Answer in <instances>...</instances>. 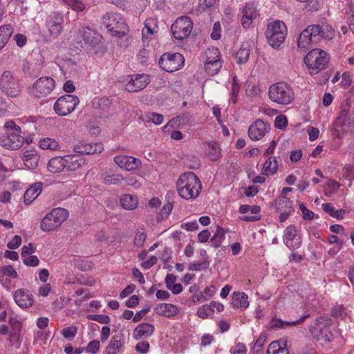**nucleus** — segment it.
Listing matches in <instances>:
<instances>
[{
  "label": "nucleus",
  "mask_w": 354,
  "mask_h": 354,
  "mask_svg": "<svg viewBox=\"0 0 354 354\" xmlns=\"http://www.w3.org/2000/svg\"><path fill=\"white\" fill-rule=\"evenodd\" d=\"M225 232L223 228L216 226V230L213 236L211 239V241L215 248H218L221 245V243L225 240Z\"/></svg>",
  "instance_id": "c03bdc74"
},
{
  "label": "nucleus",
  "mask_w": 354,
  "mask_h": 354,
  "mask_svg": "<svg viewBox=\"0 0 354 354\" xmlns=\"http://www.w3.org/2000/svg\"><path fill=\"white\" fill-rule=\"evenodd\" d=\"M3 133H0V145L8 149L15 150L23 146L24 138L21 136V128L10 120L3 126Z\"/></svg>",
  "instance_id": "7ed1b4c3"
},
{
  "label": "nucleus",
  "mask_w": 354,
  "mask_h": 354,
  "mask_svg": "<svg viewBox=\"0 0 354 354\" xmlns=\"http://www.w3.org/2000/svg\"><path fill=\"white\" fill-rule=\"evenodd\" d=\"M155 328L153 324L142 323L139 324L133 332V337L138 340L142 337H149L154 332Z\"/></svg>",
  "instance_id": "c85d7f7f"
},
{
  "label": "nucleus",
  "mask_w": 354,
  "mask_h": 354,
  "mask_svg": "<svg viewBox=\"0 0 354 354\" xmlns=\"http://www.w3.org/2000/svg\"><path fill=\"white\" fill-rule=\"evenodd\" d=\"M65 164L66 171L80 173L86 165V160L80 154H69L66 156Z\"/></svg>",
  "instance_id": "bb28decb"
},
{
  "label": "nucleus",
  "mask_w": 354,
  "mask_h": 354,
  "mask_svg": "<svg viewBox=\"0 0 354 354\" xmlns=\"http://www.w3.org/2000/svg\"><path fill=\"white\" fill-rule=\"evenodd\" d=\"M205 70L209 75L217 74L223 66L221 55L216 47L208 48L204 53Z\"/></svg>",
  "instance_id": "9d476101"
},
{
  "label": "nucleus",
  "mask_w": 354,
  "mask_h": 354,
  "mask_svg": "<svg viewBox=\"0 0 354 354\" xmlns=\"http://www.w3.org/2000/svg\"><path fill=\"white\" fill-rule=\"evenodd\" d=\"M79 103V98L76 95H64L55 101L53 109L58 115L66 116L74 111Z\"/></svg>",
  "instance_id": "9b49d317"
},
{
  "label": "nucleus",
  "mask_w": 354,
  "mask_h": 354,
  "mask_svg": "<svg viewBox=\"0 0 354 354\" xmlns=\"http://www.w3.org/2000/svg\"><path fill=\"white\" fill-rule=\"evenodd\" d=\"M261 208L258 205L250 206V212L252 215L243 216L241 219L246 222H255L261 219Z\"/></svg>",
  "instance_id": "37998d69"
},
{
  "label": "nucleus",
  "mask_w": 354,
  "mask_h": 354,
  "mask_svg": "<svg viewBox=\"0 0 354 354\" xmlns=\"http://www.w3.org/2000/svg\"><path fill=\"white\" fill-rule=\"evenodd\" d=\"M150 22L151 20H147L145 24V27L142 28V35L144 41L151 39L154 33V30L149 26Z\"/></svg>",
  "instance_id": "6e6d98bb"
},
{
  "label": "nucleus",
  "mask_w": 354,
  "mask_h": 354,
  "mask_svg": "<svg viewBox=\"0 0 354 354\" xmlns=\"http://www.w3.org/2000/svg\"><path fill=\"white\" fill-rule=\"evenodd\" d=\"M308 317H309V314L304 315L299 319L292 322H283L281 319H273L271 322V327L283 328L287 326H296L302 323Z\"/></svg>",
  "instance_id": "ea45409f"
},
{
  "label": "nucleus",
  "mask_w": 354,
  "mask_h": 354,
  "mask_svg": "<svg viewBox=\"0 0 354 354\" xmlns=\"http://www.w3.org/2000/svg\"><path fill=\"white\" fill-rule=\"evenodd\" d=\"M8 323L11 328H21L23 320L18 315L14 313L12 310L10 312Z\"/></svg>",
  "instance_id": "de8ad7c7"
},
{
  "label": "nucleus",
  "mask_w": 354,
  "mask_h": 354,
  "mask_svg": "<svg viewBox=\"0 0 354 354\" xmlns=\"http://www.w3.org/2000/svg\"><path fill=\"white\" fill-rule=\"evenodd\" d=\"M124 342L120 335H114L111 337L106 347L107 354H122L123 352Z\"/></svg>",
  "instance_id": "2f4dec72"
},
{
  "label": "nucleus",
  "mask_w": 354,
  "mask_h": 354,
  "mask_svg": "<svg viewBox=\"0 0 354 354\" xmlns=\"http://www.w3.org/2000/svg\"><path fill=\"white\" fill-rule=\"evenodd\" d=\"M42 183H36L30 186L24 194V203L27 205L32 203L41 194Z\"/></svg>",
  "instance_id": "c756f323"
},
{
  "label": "nucleus",
  "mask_w": 354,
  "mask_h": 354,
  "mask_svg": "<svg viewBox=\"0 0 354 354\" xmlns=\"http://www.w3.org/2000/svg\"><path fill=\"white\" fill-rule=\"evenodd\" d=\"M193 28L192 19L186 16L178 17L171 25V30L176 39L183 40L187 38Z\"/></svg>",
  "instance_id": "4468645a"
},
{
  "label": "nucleus",
  "mask_w": 354,
  "mask_h": 354,
  "mask_svg": "<svg viewBox=\"0 0 354 354\" xmlns=\"http://www.w3.org/2000/svg\"><path fill=\"white\" fill-rule=\"evenodd\" d=\"M332 313L333 315L336 317L342 318L347 315L345 308L342 305H337L334 306Z\"/></svg>",
  "instance_id": "338daca9"
},
{
  "label": "nucleus",
  "mask_w": 354,
  "mask_h": 354,
  "mask_svg": "<svg viewBox=\"0 0 354 354\" xmlns=\"http://www.w3.org/2000/svg\"><path fill=\"white\" fill-rule=\"evenodd\" d=\"M276 208L280 213L279 221L281 223L286 221L294 212L292 202L285 196H282L277 201Z\"/></svg>",
  "instance_id": "a878e982"
},
{
  "label": "nucleus",
  "mask_w": 354,
  "mask_h": 354,
  "mask_svg": "<svg viewBox=\"0 0 354 354\" xmlns=\"http://www.w3.org/2000/svg\"><path fill=\"white\" fill-rule=\"evenodd\" d=\"M80 36L86 48L90 50L94 49L100 42L102 37L95 30L88 27H83L80 31Z\"/></svg>",
  "instance_id": "aec40b11"
},
{
  "label": "nucleus",
  "mask_w": 354,
  "mask_h": 354,
  "mask_svg": "<svg viewBox=\"0 0 354 354\" xmlns=\"http://www.w3.org/2000/svg\"><path fill=\"white\" fill-rule=\"evenodd\" d=\"M89 320L96 321L100 324H108L110 322V317L106 315H88Z\"/></svg>",
  "instance_id": "052dcab7"
},
{
  "label": "nucleus",
  "mask_w": 354,
  "mask_h": 354,
  "mask_svg": "<svg viewBox=\"0 0 354 354\" xmlns=\"http://www.w3.org/2000/svg\"><path fill=\"white\" fill-rule=\"evenodd\" d=\"M214 310H212L210 304L209 305H203L200 306L197 310V315L202 319H206L213 315Z\"/></svg>",
  "instance_id": "3c124183"
},
{
  "label": "nucleus",
  "mask_w": 354,
  "mask_h": 354,
  "mask_svg": "<svg viewBox=\"0 0 354 354\" xmlns=\"http://www.w3.org/2000/svg\"><path fill=\"white\" fill-rule=\"evenodd\" d=\"M286 342L284 339L271 342L268 347L266 354H289Z\"/></svg>",
  "instance_id": "7c9ffc66"
},
{
  "label": "nucleus",
  "mask_w": 354,
  "mask_h": 354,
  "mask_svg": "<svg viewBox=\"0 0 354 354\" xmlns=\"http://www.w3.org/2000/svg\"><path fill=\"white\" fill-rule=\"evenodd\" d=\"M265 35L268 44L272 48H278L283 43L286 37V26L280 20L271 21L267 25Z\"/></svg>",
  "instance_id": "423d86ee"
},
{
  "label": "nucleus",
  "mask_w": 354,
  "mask_h": 354,
  "mask_svg": "<svg viewBox=\"0 0 354 354\" xmlns=\"http://www.w3.org/2000/svg\"><path fill=\"white\" fill-rule=\"evenodd\" d=\"M64 19L62 15L54 12L46 21V26L49 35L53 38H57L63 30Z\"/></svg>",
  "instance_id": "a211bd4d"
},
{
  "label": "nucleus",
  "mask_w": 354,
  "mask_h": 354,
  "mask_svg": "<svg viewBox=\"0 0 354 354\" xmlns=\"http://www.w3.org/2000/svg\"><path fill=\"white\" fill-rule=\"evenodd\" d=\"M239 92V84L237 82L236 77L233 78V82L231 87L230 102L235 104L236 102V97Z\"/></svg>",
  "instance_id": "4d7b16f0"
},
{
  "label": "nucleus",
  "mask_w": 354,
  "mask_h": 354,
  "mask_svg": "<svg viewBox=\"0 0 354 354\" xmlns=\"http://www.w3.org/2000/svg\"><path fill=\"white\" fill-rule=\"evenodd\" d=\"M114 162L120 168L127 171L136 169L141 165L140 159L131 156L118 155L114 158Z\"/></svg>",
  "instance_id": "b1692460"
},
{
  "label": "nucleus",
  "mask_w": 354,
  "mask_h": 354,
  "mask_svg": "<svg viewBox=\"0 0 354 354\" xmlns=\"http://www.w3.org/2000/svg\"><path fill=\"white\" fill-rule=\"evenodd\" d=\"M33 344L39 346H42L46 344L48 339V334L44 331L39 330L34 331Z\"/></svg>",
  "instance_id": "8fccbe9b"
},
{
  "label": "nucleus",
  "mask_w": 354,
  "mask_h": 354,
  "mask_svg": "<svg viewBox=\"0 0 354 354\" xmlns=\"http://www.w3.org/2000/svg\"><path fill=\"white\" fill-rule=\"evenodd\" d=\"M208 156L212 160H216L221 156L220 149L216 143H209L208 145Z\"/></svg>",
  "instance_id": "864d4df0"
},
{
  "label": "nucleus",
  "mask_w": 354,
  "mask_h": 354,
  "mask_svg": "<svg viewBox=\"0 0 354 354\" xmlns=\"http://www.w3.org/2000/svg\"><path fill=\"white\" fill-rule=\"evenodd\" d=\"M334 35L333 28L326 24L309 25L299 34L297 38V47L306 50L312 44H316L321 38L331 39Z\"/></svg>",
  "instance_id": "f257e3e1"
},
{
  "label": "nucleus",
  "mask_w": 354,
  "mask_h": 354,
  "mask_svg": "<svg viewBox=\"0 0 354 354\" xmlns=\"http://www.w3.org/2000/svg\"><path fill=\"white\" fill-rule=\"evenodd\" d=\"M246 346L243 343H237L230 349L231 354H246Z\"/></svg>",
  "instance_id": "774afa93"
},
{
  "label": "nucleus",
  "mask_w": 354,
  "mask_h": 354,
  "mask_svg": "<svg viewBox=\"0 0 354 354\" xmlns=\"http://www.w3.org/2000/svg\"><path fill=\"white\" fill-rule=\"evenodd\" d=\"M283 243L290 250H295L299 248L301 244L300 236L294 225L288 226L283 233Z\"/></svg>",
  "instance_id": "6ab92c4d"
},
{
  "label": "nucleus",
  "mask_w": 354,
  "mask_h": 354,
  "mask_svg": "<svg viewBox=\"0 0 354 354\" xmlns=\"http://www.w3.org/2000/svg\"><path fill=\"white\" fill-rule=\"evenodd\" d=\"M343 178L350 180H354V166L351 165H346L343 169Z\"/></svg>",
  "instance_id": "bf43d9fd"
},
{
  "label": "nucleus",
  "mask_w": 354,
  "mask_h": 354,
  "mask_svg": "<svg viewBox=\"0 0 354 354\" xmlns=\"http://www.w3.org/2000/svg\"><path fill=\"white\" fill-rule=\"evenodd\" d=\"M250 52L248 48H241L236 53V57L239 64L245 63L249 58Z\"/></svg>",
  "instance_id": "603ef678"
},
{
  "label": "nucleus",
  "mask_w": 354,
  "mask_h": 354,
  "mask_svg": "<svg viewBox=\"0 0 354 354\" xmlns=\"http://www.w3.org/2000/svg\"><path fill=\"white\" fill-rule=\"evenodd\" d=\"M102 24L113 36L121 37L128 30V26L124 17L116 12H107L102 17Z\"/></svg>",
  "instance_id": "0eeeda50"
},
{
  "label": "nucleus",
  "mask_w": 354,
  "mask_h": 354,
  "mask_svg": "<svg viewBox=\"0 0 354 354\" xmlns=\"http://www.w3.org/2000/svg\"><path fill=\"white\" fill-rule=\"evenodd\" d=\"M270 126L261 120L253 122L248 129V136L252 140H259L268 132Z\"/></svg>",
  "instance_id": "412c9836"
},
{
  "label": "nucleus",
  "mask_w": 354,
  "mask_h": 354,
  "mask_svg": "<svg viewBox=\"0 0 354 354\" xmlns=\"http://www.w3.org/2000/svg\"><path fill=\"white\" fill-rule=\"evenodd\" d=\"M176 281V277L174 274H169L167 275L165 278L167 288L174 294L177 295L183 291V287L180 283H178Z\"/></svg>",
  "instance_id": "58836bf2"
},
{
  "label": "nucleus",
  "mask_w": 354,
  "mask_h": 354,
  "mask_svg": "<svg viewBox=\"0 0 354 354\" xmlns=\"http://www.w3.org/2000/svg\"><path fill=\"white\" fill-rule=\"evenodd\" d=\"M57 64L62 71L71 73L76 70V63L71 59H66L62 61L57 59Z\"/></svg>",
  "instance_id": "a18cd8bd"
},
{
  "label": "nucleus",
  "mask_w": 354,
  "mask_h": 354,
  "mask_svg": "<svg viewBox=\"0 0 354 354\" xmlns=\"http://www.w3.org/2000/svg\"><path fill=\"white\" fill-rule=\"evenodd\" d=\"M73 263L74 266L82 271L91 270L93 264L91 261L82 259L79 257L73 258Z\"/></svg>",
  "instance_id": "49530a36"
},
{
  "label": "nucleus",
  "mask_w": 354,
  "mask_h": 354,
  "mask_svg": "<svg viewBox=\"0 0 354 354\" xmlns=\"http://www.w3.org/2000/svg\"><path fill=\"white\" fill-rule=\"evenodd\" d=\"M176 188L178 195L182 198L194 199L197 198L201 193V180L194 173L185 172L179 176L176 182Z\"/></svg>",
  "instance_id": "f03ea898"
},
{
  "label": "nucleus",
  "mask_w": 354,
  "mask_h": 354,
  "mask_svg": "<svg viewBox=\"0 0 354 354\" xmlns=\"http://www.w3.org/2000/svg\"><path fill=\"white\" fill-rule=\"evenodd\" d=\"M66 156H56L51 158L48 163V169L53 173H59L66 169Z\"/></svg>",
  "instance_id": "c9c22d12"
},
{
  "label": "nucleus",
  "mask_w": 354,
  "mask_h": 354,
  "mask_svg": "<svg viewBox=\"0 0 354 354\" xmlns=\"http://www.w3.org/2000/svg\"><path fill=\"white\" fill-rule=\"evenodd\" d=\"M77 329L75 326H68L63 328L61 331L64 338L72 340L75 337Z\"/></svg>",
  "instance_id": "13d9d810"
},
{
  "label": "nucleus",
  "mask_w": 354,
  "mask_h": 354,
  "mask_svg": "<svg viewBox=\"0 0 354 354\" xmlns=\"http://www.w3.org/2000/svg\"><path fill=\"white\" fill-rule=\"evenodd\" d=\"M248 295L243 292H234L232 295V305L235 308L245 310L249 306Z\"/></svg>",
  "instance_id": "f704fd0d"
},
{
  "label": "nucleus",
  "mask_w": 354,
  "mask_h": 354,
  "mask_svg": "<svg viewBox=\"0 0 354 354\" xmlns=\"http://www.w3.org/2000/svg\"><path fill=\"white\" fill-rule=\"evenodd\" d=\"M154 313L161 317L172 319L180 313V307L171 303H160L153 308Z\"/></svg>",
  "instance_id": "4be33fe9"
},
{
  "label": "nucleus",
  "mask_w": 354,
  "mask_h": 354,
  "mask_svg": "<svg viewBox=\"0 0 354 354\" xmlns=\"http://www.w3.org/2000/svg\"><path fill=\"white\" fill-rule=\"evenodd\" d=\"M13 40L15 41L17 46L19 48H23L27 43V37L23 34L17 33L14 35Z\"/></svg>",
  "instance_id": "69168bd1"
},
{
  "label": "nucleus",
  "mask_w": 354,
  "mask_h": 354,
  "mask_svg": "<svg viewBox=\"0 0 354 354\" xmlns=\"http://www.w3.org/2000/svg\"><path fill=\"white\" fill-rule=\"evenodd\" d=\"M68 217V212L57 207L48 213L40 223L41 231L48 232L57 229Z\"/></svg>",
  "instance_id": "6e6552de"
},
{
  "label": "nucleus",
  "mask_w": 354,
  "mask_h": 354,
  "mask_svg": "<svg viewBox=\"0 0 354 354\" xmlns=\"http://www.w3.org/2000/svg\"><path fill=\"white\" fill-rule=\"evenodd\" d=\"M100 347V342L97 340H93L88 342V344L86 346V351L87 353L96 354L99 351Z\"/></svg>",
  "instance_id": "e2e57ef3"
},
{
  "label": "nucleus",
  "mask_w": 354,
  "mask_h": 354,
  "mask_svg": "<svg viewBox=\"0 0 354 354\" xmlns=\"http://www.w3.org/2000/svg\"><path fill=\"white\" fill-rule=\"evenodd\" d=\"M55 86L54 79L48 76H43L34 82L31 93L37 97H44L52 93Z\"/></svg>",
  "instance_id": "2eb2a0df"
},
{
  "label": "nucleus",
  "mask_w": 354,
  "mask_h": 354,
  "mask_svg": "<svg viewBox=\"0 0 354 354\" xmlns=\"http://www.w3.org/2000/svg\"><path fill=\"white\" fill-rule=\"evenodd\" d=\"M104 149L101 142L82 141L74 146V151L80 154H94L101 153Z\"/></svg>",
  "instance_id": "5701e85b"
},
{
  "label": "nucleus",
  "mask_w": 354,
  "mask_h": 354,
  "mask_svg": "<svg viewBox=\"0 0 354 354\" xmlns=\"http://www.w3.org/2000/svg\"><path fill=\"white\" fill-rule=\"evenodd\" d=\"M13 298L15 303L22 308L30 307L34 302L32 295L26 289H18L15 291Z\"/></svg>",
  "instance_id": "393cba45"
},
{
  "label": "nucleus",
  "mask_w": 354,
  "mask_h": 354,
  "mask_svg": "<svg viewBox=\"0 0 354 354\" xmlns=\"http://www.w3.org/2000/svg\"><path fill=\"white\" fill-rule=\"evenodd\" d=\"M158 64L162 70L173 73L183 67L184 58L180 53H167L160 57Z\"/></svg>",
  "instance_id": "ddd939ff"
},
{
  "label": "nucleus",
  "mask_w": 354,
  "mask_h": 354,
  "mask_svg": "<svg viewBox=\"0 0 354 354\" xmlns=\"http://www.w3.org/2000/svg\"><path fill=\"white\" fill-rule=\"evenodd\" d=\"M150 82L147 74H133L126 79L125 89L129 92H138L145 88Z\"/></svg>",
  "instance_id": "dca6fc26"
},
{
  "label": "nucleus",
  "mask_w": 354,
  "mask_h": 354,
  "mask_svg": "<svg viewBox=\"0 0 354 354\" xmlns=\"http://www.w3.org/2000/svg\"><path fill=\"white\" fill-rule=\"evenodd\" d=\"M259 17V12L254 2L246 3L241 11V23L244 28H249Z\"/></svg>",
  "instance_id": "f3484780"
},
{
  "label": "nucleus",
  "mask_w": 354,
  "mask_h": 354,
  "mask_svg": "<svg viewBox=\"0 0 354 354\" xmlns=\"http://www.w3.org/2000/svg\"><path fill=\"white\" fill-rule=\"evenodd\" d=\"M328 55L319 48L311 50L305 57L304 62L311 74H317L325 68L329 62Z\"/></svg>",
  "instance_id": "1a4fd4ad"
},
{
  "label": "nucleus",
  "mask_w": 354,
  "mask_h": 354,
  "mask_svg": "<svg viewBox=\"0 0 354 354\" xmlns=\"http://www.w3.org/2000/svg\"><path fill=\"white\" fill-rule=\"evenodd\" d=\"M332 319L326 317H319L310 328L312 335L318 341L332 342L336 330L333 328Z\"/></svg>",
  "instance_id": "39448f33"
},
{
  "label": "nucleus",
  "mask_w": 354,
  "mask_h": 354,
  "mask_svg": "<svg viewBox=\"0 0 354 354\" xmlns=\"http://www.w3.org/2000/svg\"><path fill=\"white\" fill-rule=\"evenodd\" d=\"M63 1L75 12H82L86 8L82 0H63Z\"/></svg>",
  "instance_id": "09e8293b"
},
{
  "label": "nucleus",
  "mask_w": 354,
  "mask_h": 354,
  "mask_svg": "<svg viewBox=\"0 0 354 354\" xmlns=\"http://www.w3.org/2000/svg\"><path fill=\"white\" fill-rule=\"evenodd\" d=\"M0 88L6 95L12 97L18 96L21 93L19 81L10 71H5L1 74Z\"/></svg>",
  "instance_id": "f8f14e48"
},
{
  "label": "nucleus",
  "mask_w": 354,
  "mask_h": 354,
  "mask_svg": "<svg viewBox=\"0 0 354 354\" xmlns=\"http://www.w3.org/2000/svg\"><path fill=\"white\" fill-rule=\"evenodd\" d=\"M18 274L12 266L0 267V283L6 288L10 286V279H16Z\"/></svg>",
  "instance_id": "cd10ccee"
},
{
  "label": "nucleus",
  "mask_w": 354,
  "mask_h": 354,
  "mask_svg": "<svg viewBox=\"0 0 354 354\" xmlns=\"http://www.w3.org/2000/svg\"><path fill=\"white\" fill-rule=\"evenodd\" d=\"M21 328H11V330L8 332V340L11 346L16 348L19 347L21 344Z\"/></svg>",
  "instance_id": "79ce46f5"
},
{
  "label": "nucleus",
  "mask_w": 354,
  "mask_h": 354,
  "mask_svg": "<svg viewBox=\"0 0 354 354\" xmlns=\"http://www.w3.org/2000/svg\"><path fill=\"white\" fill-rule=\"evenodd\" d=\"M288 124V120L286 115H279L275 118L274 126L277 129H283Z\"/></svg>",
  "instance_id": "680f3d73"
},
{
  "label": "nucleus",
  "mask_w": 354,
  "mask_h": 354,
  "mask_svg": "<svg viewBox=\"0 0 354 354\" xmlns=\"http://www.w3.org/2000/svg\"><path fill=\"white\" fill-rule=\"evenodd\" d=\"M120 203L124 209L133 210L138 206V198L136 195L124 194L120 196Z\"/></svg>",
  "instance_id": "473e14b6"
},
{
  "label": "nucleus",
  "mask_w": 354,
  "mask_h": 354,
  "mask_svg": "<svg viewBox=\"0 0 354 354\" xmlns=\"http://www.w3.org/2000/svg\"><path fill=\"white\" fill-rule=\"evenodd\" d=\"M24 264L29 267H37L39 264V259L36 255H26L21 257Z\"/></svg>",
  "instance_id": "5fc2aeb1"
},
{
  "label": "nucleus",
  "mask_w": 354,
  "mask_h": 354,
  "mask_svg": "<svg viewBox=\"0 0 354 354\" xmlns=\"http://www.w3.org/2000/svg\"><path fill=\"white\" fill-rule=\"evenodd\" d=\"M13 33V28L10 24L0 26V51L3 49Z\"/></svg>",
  "instance_id": "e433bc0d"
},
{
  "label": "nucleus",
  "mask_w": 354,
  "mask_h": 354,
  "mask_svg": "<svg viewBox=\"0 0 354 354\" xmlns=\"http://www.w3.org/2000/svg\"><path fill=\"white\" fill-rule=\"evenodd\" d=\"M268 96L272 102L280 105L290 104L295 98L293 88L285 82L272 84L268 89Z\"/></svg>",
  "instance_id": "20e7f679"
},
{
  "label": "nucleus",
  "mask_w": 354,
  "mask_h": 354,
  "mask_svg": "<svg viewBox=\"0 0 354 354\" xmlns=\"http://www.w3.org/2000/svg\"><path fill=\"white\" fill-rule=\"evenodd\" d=\"M39 146L43 150L55 151L60 149L59 142L51 138H44L39 141Z\"/></svg>",
  "instance_id": "4c0bfd02"
},
{
  "label": "nucleus",
  "mask_w": 354,
  "mask_h": 354,
  "mask_svg": "<svg viewBox=\"0 0 354 354\" xmlns=\"http://www.w3.org/2000/svg\"><path fill=\"white\" fill-rule=\"evenodd\" d=\"M102 181L106 185H119L124 180L120 174H105L102 176Z\"/></svg>",
  "instance_id": "a19ab883"
},
{
  "label": "nucleus",
  "mask_w": 354,
  "mask_h": 354,
  "mask_svg": "<svg viewBox=\"0 0 354 354\" xmlns=\"http://www.w3.org/2000/svg\"><path fill=\"white\" fill-rule=\"evenodd\" d=\"M279 169L278 162L275 157L269 156L266 160L262 169L261 174L264 176H272L275 174Z\"/></svg>",
  "instance_id": "72a5a7b5"
},
{
  "label": "nucleus",
  "mask_w": 354,
  "mask_h": 354,
  "mask_svg": "<svg viewBox=\"0 0 354 354\" xmlns=\"http://www.w3.org/2000/svg\"><path fill=\"white\" fill-rule=\"evenodd\" d=\"M146 240V235L144 232L137 231L134 236V245L137 247H142Z\"/></svg>",
  "instance_id": "0e129e2a"
}]
</instances>
